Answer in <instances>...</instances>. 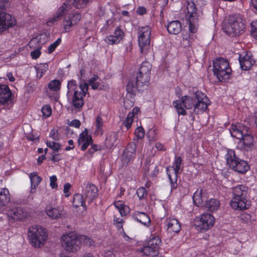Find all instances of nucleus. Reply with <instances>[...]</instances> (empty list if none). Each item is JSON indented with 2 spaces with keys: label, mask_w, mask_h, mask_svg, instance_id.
I'll use <instances>...</instances> for the list:
<instances>
[{
  "label": "nucleus",
  "mask_w": 257,
  "mask_h": 257,
  "mask_svg": "<svg viewBox=\"0 0 257 257\" xmlns=\"http://www.w3.org/2000/svg\"><path fill=\"white\" fill-rule=\"evenodd\" d=\"M173 104L179 115H185L187 114L182 105L187 109H193L194 113L199 114L207 110L210 101L205 93L197 91L191 96H182L181 101H175Z\"/></svg>",
  "instance_id": "f257e3e1"
},
{
  "label": "nucleus",
  "mask_w": 257,
  "mask_h": 257,
  "mask_svg": "<svg viewBox=\"0 0 257 257\" xmlns=\"http://www.w3.org/2000/svg\"><path fill=\"white\" fill-rule=\"evenodd\" d=\"M98 80V76L96 75H94L89 80L88 84L83 83V84H80L79 87L77 86L75 80H72L68 81L67 94L68 97H69L70 95L73 93L72 104L73 106L76 108H79L83 105V97L85 96L86 93L88 90V85L94 90L97 89L100 90L104 89V85L100 86Z\"/></svg>",
  "instance_id": "f03ea898"
},
{
  "label": "nucleus",
  "mask_w": 257,
  "mask_h": 257,
  "mask_svg": "<svg viewBox=\"0 0 257 257\" xmlns=\"http://www.w3.org/2000/svg\"><path fill=\"white\" fill-rule=\"evenodd\" d=\"M152 65L148 62L142 63L139 72L135 80H130L126 85V91L129 96L132 98V95L136 94V90L142 92L146 89L150 80Z\"/></svg>",
  "instance_id": "7ed1b4c3"
},
{
  "label": "nucleus",
  "mask_w": 257,
  "mask_h": 257,
  "mask_svg": "<svg viewBox=\"0 0 257 257\" xmlns=\"http://www.w3.org/2000/svg\"><path fill=\"white\" fill-rule=\"evenodd\" d=\"M246 25L245 18L240 14H234L229 16L224 22L222 28L227 34L238 36L245 32Z\"/></svg>",
  "instance_id": "20e7f679"
},
{
  "label": "nucleus",
  "mask_w": 257,
  "mask_h": 257,
  "mask_svg": "<svg viewBox=\"0 0 257 257\" xmlns=\"http://www.w3.org/2000/svg\"><path fill=\"white\" fill-rule=\"evenodd\" d=\"M233 197L230 202V206L234 210L247 209V193L248 188L243 185L232 187Z\"/></svg>",
  "instance_id": "39448f33"
},
{
  "label": "nucleus",
  "mask_w": 257,
  "mask_h": 257,
  "mask_svg": "<svg viewBox=\"0 0 257 257\" xmlns=\"http://www.w3.org/2000/svg\"><path fill=\"white\" fill-rule=\"evenodd\" d=\"M213 75L218 81L226 82L230 77L231 69L228 62L222 58H218L213 63Z\"/></svg>",
  "instance_id": "423d86ee"
},
{
  "label": "nucleus",
  "mask_w": 257,
  "mask_h": 257,
  "mask_svg": "<svg viewBox=\"0 0 257 257\" xmlns=\"http://www.w3.org/2000/svg\"><path fill=\"white\" fill-rule=\"evenodd\" d=\"M28 236L33 246L41 247L47 239L45 229L40 226H32L29 228Z\"/></svg>",
  "instance_id": "0eeeda50"
},
{
  "label": "nucleus",
  "mask_w": 257,
  "mask_h": 257,
  "mask_svg": "<svg viewBox=\"0 0 257 257\" xmlns=\"http://www.w3.org/2000/svg\"><path fill=\"white\" fill-rule=\"evenodd\" d=\"M197 5L193 1L188 2L187 9L188 13L190 14L189 28V31L192 33L196 32L198 26L199 19L201 18L203 14L201 7H197Z\"/></svg>",
  "instance_id": "6e6552de"
},
{
  "label": "nucleus",
  "mask_w": 257,
  "mask_h": 257,
  "mask_svg": "<svg viewBox=\"0 0 257 257\" xmlns=\"http://www.w3.org/2000/svg\"><path fill=\"white\" fill-rule=\"evenodd\" d=\"M9 0L0 1V33L3 32L16 24L14 17L6 13L7 4Z\"/></svg>",
  "instance_id": "1a4fd4ad"
},
{
  "label": "nucleus",
  "mask_w": 257,
  "mask_h": 257,
  "mask_svg": "<svg viewBox=\"0 0 257 257\" xmlns=\"http://www.w3.org/2000/svg\"><path fill=\"white\" fill-rule=\"evenodd\" d=\"M61 243L65 249L69 252H75L80 248L79 235L74 232L64 234L61 236Z\"/></svg>",
  "instance_id": "9d476101"
},
{
  "label": "nucleus",
  "mask_w": 257,
  "mask_h": 257,
  "mask_svg": "<svg viewBox=\"0 0 257 257\" xmlns=\"http://www.w3.org/2000/svg\"><path fill=\"white\" fill-rule=\"evenodd\" d=\"M181 163V157H178L175 159L173 166L168 167L166 168L167 173L171 185V191L177 188V177L178 174L180 173Z\"/></svg>",
  "instance_id": "9b49d317"
},
{
  "label": "nucleus",
  "mask_w": 257,
  "mask_h": 257,
  "mask_svg": "<svg viewBox=\"0 0 257 257\" xmlns=\"http://www.w3.org/2000/svg\"><path fill=\"white\" fill-rule=\"evenodd\" d=\"M139 44L142 54L146 53L151 41V28L149 26L142 28L139 33Z\"/></svg>",
  "instance_id": "f8f14e48"
},
{
  "label": "nucleus",
  "mask_w": 257,
  "mask_h": 257,
  "mask_svg": "<svg viewBox=\"0 0 257 257\" xmlns=\"http://www.w3.org/2000/svg\"><path fill=\"white\" fill-rule=\"evenodd\" d=\"M81 193L89 204L96 199L98 195V189L93 184L85 182L81 185Z\"/></svg>",
  "instance_id": "ddd939ff"
},
{
  "label": "nucleus",
  "mask_w": 257,
  "mask_h": 257,
  "mask_svg": "<svg viewBox=\"0 0 257 257\" xmlns=\"http://www.w3.org/2000/svg\"><path fill=\"white\" fill-rule=\"evenodd\" d=\"M214 217L209 213L202 214L195 220V225L201 230H207L211 228L214 223Z\"/></svg>",
  "instance_id": "4468645a"
},
{
  "label": "nucleus",
  "mask_w": 257,
  "mask_h": 257,
  "mask_svg": "<svg viewBox=\"0 0 257 257\" xmlns=\"http://www.w3.org/2000/svg\"><path fill=\"white\" fill-rule=\"evenodd\" d=\"M92 142V137L88 135L86 129L80 134L78 140V143L81 146V150L85 151L90 145H91V147L95 152L101 150V147L100 145H93Z\"/></svg>",
  "instance_id": "2eb2a0df"
},
{
  "label": "nucleus",
  "mask_w": 257,
  "mask_h": 257,
  "mask_svg": "<svg viewBox=\"0 0 257 257\" xmlns=\"http://www.w3.org/2000/svg\"><path fill=\"white\" fill-rule=\"evenodd\" d=\"M250 132L247 133L246 135L243 136L239 140L237 148L241 150L248 152L251 151L253 147V137L249 134Z\"/></svg>",
  "instance_id": "dca6fc26"
},
{
  "label": "nucleus",
  "mask_w": 257,
  "mask_h": 257,
  "mask_svg": "<svg viewBox=\"0 0 257 257\" xmlns=\"http://www.w3.org/2000/svg\"><path fill=\"white\" fill-rule=\"evenodd\" d=\"M239 61L241 69L244 70L249 69L255 63L250 52H246L245 53H243L242 54L240 55Z\"/></svg>",
  "instance_id": "f3484780"
},
{
  "label": "nucleus",
  "mask_w": 257,
  "mask_h": 257,
  "mask_svg": "<svg viewBox=\"0 0 257 257\" xmlns=\"http://www.w3.org/2000/svg\"><path fill=\"white\" fill-rule=\"evenodd\" d=\"M225 158L227 165L233 170L238 166V162H240L241 160L236 155L235 151L232 149H227Z\"/></svg>",
  "instance_id": "a211bd4d"
},
{
  "label": "nucleus",
  "mask_w": 257,
  "mask_h": 257,
  "mask_svg": "<svg viewBox=\"0 0 257 257\" xmlns=\"http://www.w3.org/2000/svg\"><path fill=\"white\" fill-rule=\"evenodd\" d=\"M249 130L248 127L238 123L235 125H232L230 133L232 137L240 139L244 135H246L247 132H249Z\"/></svg>",
  "instance_id": "6ab92c4d"
},
{
  "label": "nucleus",
  "mask_w": 257,
  "mask_h": 257,
  "mask_svg": "<svg viewBox=\"0 0 257 257\" xmlns=\"http://www.w3.org/2000/svg\"><path fill=\"white\" fill-rule=\"evenodd\" d=\"M81 18V15L79 13L69 15L68 19L63 21V27L65 32H68L72 26L76 25L80 21Z\"/></svg>",
  "instance_id": "aec40b11"
},
{
  "label": "nucleus",
  "mask_w": 257,
  "mask_h": 257,
  "mask_svg": "<svg viewBox=\"0 0 257 257\" xmlns=\"http://www.w3.org/2000/svg\"><path fill=\"white\" fill-rule=\"evenodd\" d=\"M207 199V193L202 189H197L193 196L194 203L198 206H204Z\"/></svg>",
  "instance_id": "412c9836"
},
{
  "label": "nucleus",
  "mask_w": 257,
  "mask_h": 257,
  "mask_svg": "<svg viewBox=\"0 0 257 257\" xmlns=\"http://www.w3.org/2000/svg\"><path fill=\"white\" fill-rule=\"evenodd\" d=\"M8 215L14 220H22L27 217L26 211L21 207H14L8 211Z\"/></svg>",
  "instance_id": "4be33fe9"
},
{
  "label": "nucleus",
  "mask_w": 257,
  "mask_h": 257,
  "mask_svg": "<svg viewBox=\"0 0 257 257\" xmlns=\"http://www.w3.org/2000/svg\"><path fill=\"white\" fill-rule=\"evenodd\" d=\"M13 94L8 86L0 85V103L4 104L12 99Z\"/></svg>",
  "instance_id": "5701e85b"
},
{
  "label": "nucleus",
  "mask_w": 257,
  "mask_h": 257,
  "mask_svg": "<svg viewBox=\"0 0 257 257\" xmlns=\"http://www.w3.org/2000/svg\"><path fill=\"white\" fill-rule=\"evenodd\" d=\"M167 230L169 232L178 233L181 229V224L176 218H168L166 220Z\"/></svg>",
  "instance_id": "b1692460"
},
{
  "label": "nucleus",
  "mask_w": 257,
  "mask_h": 257,
  "mask_svg": "<svg viewBox=\"0 0 257 257\" xmlns=\"http://www.w3.org/2000/svg\"><path fill=\"white\" fill-rule=\"evenodd\" d=\"M132 218L139 222L143 224V225L149 226L151 223V219L149 216L143 212H135L133 215Z\"/></svg>",
  "instance_id": "393cba45"
},
{
  "label": "nucleus",
  "mask_w": 257,
  "mask_h": 257,
  "mask_svg": "<svg viewBox=\"0 0 257 257\" xmlns=\"http://www.w3.org/2000/svg\"><path fill=\"white\" fill-rule=\"evenodd\" d=\"M11 200V196L7 188H2L0 190V211L2 208L7 206Z\"/></svg>",
  "instance_id": "a878e982"
},
{
  "label": "nucleus",
  "mask_w": 257,
  "mask_h": 257,
  "mask_svg": "<svg viewBox=\"0 0 257 257\" xmlns=\"http://www.w3.org/2000/svg\"><path fill=\"white\" fill-rule=\"evenodd\" d=\"M167 30L170 34L177 35L182 30V25L178 20L172 21L168 23Z\"/></svg>",
  "instance_id": "bb28decb"
},
{
  "label": "nucleus",
  "mask_w": 257,
  "mask_h": 257,
  "mask_svg": "<svg viewBox=\"0 0 257 257\" xmlns=\"http://www.w3.org/2000/svg\"><path fill=\"white\" fill-rule=\"evenodd\" d=\"M47 214L53 219L60 218L62 214L63 210L60 207H50L46 210Z\"/></svg>",
  "instance_id": "cd10ccee"
},
{
  "label": "nucleus",
  "mask_w": 257,
  "mask_h": 257,
  "mask_svg": "<svg viewBox=\"0 0 257 257\" xmlns=\"http://www.w3.org/2000/svg\"><path fill=\"white\" fill-rule=\"evenodd\" d=\"M220 205L219 201L216 199H210L206 201L204 206H205L209 211L213 212L216 211Z\"/></svg>",
  "instance_id": "c85d7f7f"
},
{
  "label": "nucleus",
  "mask_w": 257,
  "mask_h": 257,
  "mask_svg": "<svg viewBox=\"0 0 257 257\" xmlns=\"http://www.w3.org/2000/svg\"><path fill=\"white\" fill-rule=\"evenodd\" d=\"M85 198L81 194H76L73 197V205L75 207H78L79 206L83 207L84 209H86L85 203L84 201Z\"/></svg>",
  "instance_id": "c756f323"
},
{
  "label": "nucleus",
  "mask_w": 257,
  "mask_h": 257,
  "mask_svg": "<svg viewBox=\"0 0 257 257\" xmlns=\"http://www.w3.org/2000/svg\"><path fill=\"white\" fill-rule=\"evenodd\" d=\"M142 252L144 255L151 257L157 256L159 253L156 247H152L149 244L144 246L142 249Z\"/></svg>",
  "instance_id": "7c9ffc66"
},
{
  "label": "nucleus",
  "mask_w": 257,
  "mask_h": 257,
  "mask_svg": "<svg viewBox=\"0 0 257 257\" xmlns=\"http://www.w3.org/2000/svg\"><path fill=\"white\" fill-rule=\"evenodd\" d=\"M239 164L233 170L240 174H244L249 170V166L246 161L241 159Z\"/></svg>",
  "instance_id": "2f4dec72"
},
{
  "label": "nucleus",
  "mask_w": 257,
  "mask_h": 257,
  "mask_svg": "<svg viewBox=\"0 0 257 257\" xmlns=\"http://www.w3.org/2000/svg\"><path fill=\"white\" fill-rule=\"evenodd\" d=\"M118 138V135L117 132H110L106 136L105 139L106 144L108 146L111 147L114 145Z\"/></svg>",
  "instance_id": "473e14b6"
},
{
  "label": "nucleus",
  "mask_w": 257,
  "mask_h": 257,
  "mask_svg": "<svg viewBox=\"0 0 257 257\" xmlns=\"http://www.w3.org/2000/svg\"><path fill=\"white\" fill-rule=\"evenodd\" d=\"M69 5L64 3L57 11L53 19V21H57L60 18L66 14L69 9Z\"/></svg>",
  "instance_id": "72a5a7b5"
},
{
  "label": "nucleus",
  "mask_w": 257,
  "mask_h": 257,
  "mask_svg": "<svg viewBox=\"0 0 257 257\" xmlns=\"http://www.w3.org/2000/svg\"><path fill=\"white\" fill-rule=\"evenodd\" d=\"M30 178L31 183V192H33V189H36L41 181V178L38 176L36 172H33L30 174Z\"/></svg>",
  "instance_id": "f704fd0d"
},
{
  "label": "nucleus",
  "mask_w": 257,
  "mask_h": 257,
  "mask_svg": "<svg viewBox=\"0 0 257 257\" xmlns=\"http://www.w3.org/2000/svg\"><path fill=\"white\" fill-rule=\"evenodd\" d=\"M37 71V78L40 79L43 74L48 70V65L47 63L40 64L36 67Z\"/></svg>",
  "instance_id": "c9c22d12"
},
{
  "label": "nucleus",
  "mask_w": 257,
  "mask_h": 257,
  "mask_svg": "<svg viewBox=\"0 0 257 257\" xmlns=\"http://www.w3.org/2000/svg\"><path fill=\"white\" fill-rule=\"evenodd\" d=\"M80 246L84 244L87 246L94 245V241L90 238L84 235H79Z\"/></svg>",
  "instance_id": "e433bc0d"
},
{
  "label": "nucleus",
  "mask_w": 257,
  "mask_h": 257,
  "mask_svg": "<svg viewBox=\"0 0 257 257\" xmlns=\"http://www.w3.org/2000/svg\"><path fill=\"white\" fill-rule=\"evenodd\" d=\"M61 82L57 79L50 81L48 84V88L52 91H57L60 89Z\"/></svg>",
  "instance_id": "4c0bfd02"
},
{
  "label": "nucleus",
  "mask_w": 257,
  "mask_h": 257,
  "mask_svg": "<svg viewBox=\"0 0 257 257\" xmlns=\"http://www.w3.org/2000/svg\"><path fill=\"white\" fill-rule=\"evenodd\" d=\"M135 156L136 154L135 153H128L124 151L122 154V157L123 161H124L125 163L128 164L134 160Z\"/></svg>",
  "instance_id": "58836bf2"
},
{
  "label": "nucleus",
  "mask_w": 257,
  "mask_h": 257,
  "mask_svg": "<svg viewBox=\"0 0 257 257\" xmlns=\"http://www.w3.org/2000/svg\"><path fill=\"white\" fill-rule=\"evenodd\" d=\"M67 1H71V0ZM90 3H91L90 0H73L74 6L77 9L84 8Z\"/></svg>",
  "instance_id": "ea45409f"
},
{
  "label": "nucleus",
  "mask_w": 257,
  "mask_h": 257,
  "mask_svg": "<svg viewBox=\"0 0 257 257\" xmlns=\"http://www.w3.org/2000/svg\"><path fill=\"white\" fill-rule=\"evenodd\" d=\"M133 119V114H132V113H128L125 119L124 120L123 124L126 128L127 130L131 127Z\"/></svg>",
  "instance_id": "a19ab883"
},
{
  "label": "nucleus",
  "mask_w": 257,
  "mask_h": 257,
  "mask_svg": "<svg viewBox=\"0 0 257 257\" xmlns=\"http://www.w3.org/2000/svg\"><path fill=\"white\" fill-rule=\"evenodd\" d=\"M47 147L53 150V152H58L61 149V145L54 142L47 141L46 143Z\"/></svg>",
  "instance_id": "79ce46f5"
},
{
  "label": "nucleus",
  "mask_w": 257,
  "mask_h": 257,
  "mask_svg": "<svg viewBox=\"0 0 257 257\" xmlns=\"http://www.w3.org/2000/svg\"><path fill=\"white\" fill-rule=\"evenodd\" d=\"M105 42L109 45H114L118 44L120 41L119 38H116L112 35H109L104 39Z\"/></svg>",
  "instance_id": "37998d69"
},
{
  "label": "nucleus",
  "mask_w": 257,
  "mask_h": 257,
  "mask_svg": "<svg viewBox=\"0 0 257 257\" xmlns=\"http://www.w3.org/2000/svg\"><path fill=\"white\" fill-rule=\"evenodd\" d=\"M41 111L43 114V116L45 118L49 117L52 113V109L49 105H44L41 109Z\"/></svg>",
  "instance_id": "c03bdc74"
},
{
  "label": "nucleus",
  "mask_w": 257,
  "mask_h": 257,
  "mask_svg": "<svg viewBox=\"0 0 257 257\" xmlns=\"http://www.w3.org/2000/svg\"><path fill=\"white\" fill-rule=\"evenodd\" d=\"M161 241L158 236H156L152 238L148 242V244L151 245L152 247H156L157 251L159 250V246L161 244Z\"/></svg>",
  "instance_id": "a18cd8bd"
},
{
  "label": "nucleus",
  "mask_w": 257,
  "mask_h": 257,
  "mask_svg": "<svg viewBox=\"0 0 257 257\" xmlns=\"http://www.w3.org/2000/svg\"><path fill=\"white\" fill-rule=\"evenodd\" d=\"M103 121L102 117L100 116H97L96 118L95 126L97 128L96 132L97 133H99L101 132V128L103 126Z\"/></svg>",
  "instance_id": "49530a36"
},
{
  "label": "nucleus",
  "mask_w": 257,
  "mask_h": 257,
  "mask_svg": "<svg viewBox=\"0 0 257 257\" xmlns=\"http://www.w3.org/2000/svg\"><path fill=\"white\" fill-rule=\"evenodd\" d=\"M61 42V39L59 38L55 42L51 44L48 48V53L49 54L52 53Z\"/></svg>",
  "instance_id": "de8ad7c7"
},
{
  "label": "nucleus",
  "mask_w": 257,
  "mask_h": 257,
  "mask_svg": "<svg viewBox=\"0 0 257 257\" xmlns=\"http://www.w3.org/2000/svg\"><path fill=\"white\" fill-rule=\"evenodd\" d=\"M135 136L138 139H141L144 137L145 132L142 126L138 127L135 130Z\"/></svg>",
  "instance_id": "09e8293b"
},
{
  "label": "nucleus",
  "mask_w": 257,
  "mask_h": 257,
  "mask_svg": "<svg viewBox=\"0 0 257 257\" xmlns=\"http://www.w3.org/2000/svg\"><path fill=\"white\" fill-rule=\"evenodd\" d=\"M137 194L140 199H142L147 196V193L144 187H140L137 189Z\"/></svg>",
  "instance_id": "8fccbe9b"
},
{
  "label": "nucleus",
  "mask_w": 257,
  "mask_h": 257,
  "mask_svg": "<svg viewBox=\"0 0 257 257\" xmlns=\"http://www.w3.org/2000/svg\"><path fill=\"white\" fill-rule=\"evenodd\" d=\"M124 33L122 30H121L119 27H117L113 33V35L112 36L116 37V38H119V41H120L123 36Z\"/></svg>",
  "instance_id": "3c124183"
},
{
  "label": "nucleus",
  "mask_w": 257,
  "mask_h": 257,
  "mask_svg": "<svg viewBox=\"0 0 257 257\" xmlns=\"http://www.w3.org/2000/svg\"><path fill=\"white\" fill-rule=\"evenodd\" d=\"M136 145L135 143L131 142L128 144L126 148L124 151L126 152L136 154Z\"/></svg>",
  "instance_id": "603ef678"
},
{
  "label": "nucleus",
  "mask_w": 257,
  "mask_h": 257,
  "mask_svg": "<svg viewBox=\"0 0 257 257\" xmlns=\"http://www.w3.org/2000/svg\"><path fill=\"white\" fill-rule=\"evenodd\" d=\"M251 31L252 36L257 39V21H253L251 23Z\"/></svg>",
  "instance_id": "864d4df0"
},
{
  "label": "nucleus",
  "mask_w": 257,
  "mask_h": 257,
  "mask_svg": "<svg viewBox=\"0 0 257 257\" xmlns=\"http://www.w3.org/2000/svg\"><path fill=\"white\" fill-rule=\"evenodd\" d=\"M40 50V48H37L31 52L30 55L32 59H37L40 57L41 54Z\"/></svg>",
  "instance_id": "5fc2aeb1"
},
{
  "label": "nucleus",
  "mask_w": 257,
  "mask_h": 257,
  "mask_svg": "<svg viewBox=\"0 0 257 257\" xmlns=\"http://www.w3.org/2000/svg\"><path fill=\"white\" fill-rule=\"evenodd\" d=\"M118 211L121 216H125L129 212L130 208L128 206L124 205L122 207L119 208Z\"/></svg>",
  "instance_id": "6e6d98bb"
},
{
  "label": "nucleus",
  "mask_w": 257,
  "mask_h": 257,
  "mask_svg": "<svg viewBox=\"0 0 257 257\" xmlns=\"http://www.w3.org/2000/svg\"><path fill=\"white\" fill-rule=\"evenodd\" d=\"M50 186L52 189L57 188L58 187L57 184V177L55 175H53L50 178Z\"/></svg>",
  "instance_id": "4d7b16f0"
},
{
  "label": "nucleus",
  "mask_w": 257,
  "mask_h": 257,
  "mask_svg": "<svg viewBox=\"0 0 257 257\" xmlns=\"http://www.w3.org/2000/svg\"><path fill=\"white\" fill-rule=\"evenodd\" d=\"M123 103L125 108H129L134 105V100H130L128 98H126L124 100Z\"/></svg>",
  "instance_id": "13d9d810"
},
{
  "label": "nucleus",
  "mask_w": 257,
  "mask_h": 257,
  "mask_svg": "<svg viewBox=\"0 0 257 257\" xmlns=\"http://www.w3.org/2000/svg\"><path fill=\"white\" fill-rule=\"evenodd\" d=\"M155 131L153 129H150L147 133V137H148L149 141H152L156 140L155 137Z\"/></svg>",
  "instance_id": "bf43d9fd"
},
{
  "label": "nucleus",
  "mask_w": 257,
  "mask_h": 257,
  "mask_svg": "<svg viewBox=\"0 0 257 257\" xmlns=\"http://www.w3.org/2000/svg\"><path fill=\"white\" fill-rule=\"evenodd\" d=\"M51 155H52L51 160L53 162H57L61 160V158H60V155L59 154H56L55 152H52V153H51Z\"/></svg>",
  "instance_id": "052dcab7"
},
{
  "label": "nucleus",
  "mask_w": 257,
  "mask_h": 257,
  "mask_svg": "<svg viewBox=\"0 0 257 257\" xmlns=\"http://www.w3.org/2000/svg\"><path fill=\"white\" fill-rule=\"evenodd\" d=\"M71 185L69 183H66L64 186V193L65 194V196L68 197L69 196L68 193L69 190L71 188Z\"/></svg>",
  "instance_id": "680f3d73"
},
{
  "label": "nucleus",
  "mask_w": 257,
  "mask_h": 257,
  "mask_svg": "<svg viewBox=\"0 0 257 257\" xmlns=\"http://www.w3.org/2000/svg\"><path fill=\"white\" fill-rule=\"evenodd\" d=\"M81 122L78 119L73 120L69 124L70 126H74L76 128L79 127L80 126Z\"/></svg>",
  "instance_id": "e2e57ef3"
},
{
  "label": "nucleus",
  "mask_w": 257,
  "mask_h": 257,
  "mask_svg": "<svg viewBox=\"0 0 257 257\" xmlns=\"http://www.w3.org/2000/svg\"><path fill=\"white\" fill-rule=\"evenodd\" d=\"M50 136L54 140V141H58L59 140V138L57 134H56L54 130L51 131Z\"/></svg>",
  "instance_id": "0e129e2a"
},
{
  "label": "nucleus",
  "mask_w": 257,
  "mask_h": 257,
  "mask_svg": "<svg viewBox=\"0 0 257 257\" xmlns=\"http://www.w3.org/2000/svg\"><path fill=\"white\" fill-rule=\"evenodd\" d=\"M137 13L140 15H143L146 13V9L144 7H139L137 10Z\"/></svg>",
  "instance_id": "69168bd1"
},
{
  "label": "nucleus",
  "mask_w": 257,
  "mask_h": 257,
  "mask_svg": "<svg viewBox=\"0 0 257 257\" xmlns=\"http://www.w3.org/2000/svg\"><path fill=\"white\" fill-rule=\"evenodd\" d=\"M155 147L158 151H164L165 150L164 145L160 143H156Z\"/></svg>",
  "instance_id": "338daca9"
},
{
  "label": "nucleus",
  "mask_w": 257,
  "mask_h": 257,
  "mask_svg": "<svg viewBox=\"0 0 257 257\" xmlns=\"http://www.w3.org/2000/svg\"><path fill=\"white\" fill-rule=\"evenodd\" d=\"M46 159L45 155H42L38 157L37 159V162L39 165H40L43 161Z\"/></svg>",
  "instance_id": "774afa93"
}]
</instances>
